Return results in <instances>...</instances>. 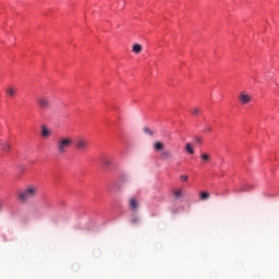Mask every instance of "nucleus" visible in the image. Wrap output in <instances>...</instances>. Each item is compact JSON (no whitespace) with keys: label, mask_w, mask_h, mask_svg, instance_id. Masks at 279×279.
Here are the masks:
<instances>
[{"label":"nucleus","mask_w":279,"mask_h":279,"mask_svg":"<svg viewBox=\"0 0 279 279\" xmlns=\"http://www.w3.org/2000/svg\"><path fill=\"white\" fill-rule=\"evenodd\" d=\"M185 150L187 151V154H195V149L193 148V145H191V143H187L185 145Z\"/></svg>","instance_id":"obj_15"},{"label":"nucleus","mask_w":279,"mask_h":279,"mask_svg":"<svg viewBox=\"0 0 279 279\" xmlns=\"http://www.w3.org/2000/svg\"><path fill=\"white\" fill-rule=\"evenodd\" d=\"M131 223L133 226H138V223H141V218L138 216H136V214H134L131 218Z\"/></svg>","instance_id":"obj_14"},{"label":"nucleus","mask_w":279,"mask_h":279,"mask_svg":"<svg viewBox=\"0 0 279 279\" xmlns=\"http://www.w3.org/2000/svg\"><path fill=\"white\" fill-rule=\"evenodd\" d=\"M201 160H202L203 162H210V155H208V154H202V155H201Z\"/></svg>","instance_id":"obj_16"},{"label":"nucleus","mask_w":279,"mask_h":279,"mask_svg":"<svg viewBox=\"0 0 279 279\" xmlns=\"http://www.w3.org/2000/svg\"><path fill=\"white\" fill-rule=\"evenodd\" d=\"M173 196L175 197V199H180V198L184 197V191H182V190H174L173 191Z\"/></svg>","instance_id":"obj_12"},{"label":"nucleus","mask_w":279,"mask_h":279,"mask_svg":"<svg viewBox=\"0 0 279 279\" xmlns=\"http://www.w3.org/2000/svg\"><path fill=\"white\" fill-rule=\"evenodd\" d=\"M73 147V137L71 136H60L56 141V151L59 156H64L69 154V149Z\"/></svg>","instance_id":"obj_2"},{"label":"nucleus","mask_w":279,"mask_h":279,"mask_svg":"<svg viewBox=\"0 0 279 279\" xmlns=\"http://www.w3.org/2000/svg\"><path fill=\"white\" fill-rule=\"evenodd\" d=\"M133 53H141L143 51V46L141 44H134L132 47Z\"/></svg>","instance_id":"obj_11"},{"label":"nucleus","mask_w":279,"mask_h":279,"mask_svg":"<svg viewBox=\"0 0 279 279\" xmlns=\"http://www.w3.org/2000/svg\"><path fill=\"white\" fill-rule=\"evenodd\" d=\"M4 151H10V149H12V145L10 144H4V147H3Z\"/></svg>","instance_id":"obj_21"},{"label":"nucleus","mask_w":279,"mask_h":279,"mask_svg":"<svg viewBox=\"0 0 279 279\" xmlns=\"http://www.w3.org/2000/svg\"><path fill=\"white\" fill-rule=\"evenodd\" d=\"M196 142H197V143H202V140L197 138Z\"/></svg>","instance_id":"obj_23"},{"label":"nucleus","mask_w":279,"mask_h":279,"mask_svg":"<svg viewBox=\"0 0 279 279\" xmlns=\"http://www.w3.org/2000/svg\"><path fill=\"white\" fill-rule=\"evenodd\" d=\"M129 206H130L131 210H133V213H136L140 207L138 199L131 197L129 201Z\"/></svg>","instance_id":"obj_6"},{"label":"nucleus","mask_w":279,"mask_h":279,"mask_svg":"<svg viewBox=\"0 0 279 279\" xmlns=\"http://www.w3.org/2000/svg\"><path fill=\"white\" fill-rule=\"evenodd\" d=\"M191 113L194 117H197V114H202V109L201 108H194V109L191 110Z\"/></svg>","instance_id":"obj_18"},{"label":"nucleus","mask_w":279,"mask_h":279,"mask_svg":"<svg viewBox=\"0 0 279 279\" xmlns=\"http://www.w3.org/2000/svg\"><path fill=\"white\" fill-rule=\"evenodd\" d=\"M37 106L40 110L47 111L51 109V100L47 98V96H39L37 98Z\"/></svg>","instance_id":"obj_4"},{"label":"nucleus","mask_w":279,"mask_h":279,"mask_svg":"<svg viewBox=\"0 0 279 279\" xmlns=\"http://www.w3.org/2000/svg\"><path fill=\"white\" fill-rule=\"evenodd\" d=\"M250 189H251L250 184H244L240 187L239 192L246 193L247 191H250Z\"/></svg>","instance_id":"obj_17"},{"label":"nucleus","mask_w":279,"mask_h":279,"mask_svg":"<svg viewBox=\"0 0 279 279\" xmlns=\"http://www.w3.org/2000/svg\"><path fill=\"white\" fill-rule=\"evenodd\" d=\"M199 199H201V202H206V199H210V193H208V192H202V193L199 194Z\"/></svg>","instance_id":"obj_13"},{"label":"nucleus","mask_w":279,"mask_h":279,"mask_svg":"<svg viewBox=\"0 0 279 279\" xmlns=\"http://www.w3.org/2000/svg\"><path fill=\"white\" fill-rule=\"evenodd\" d=\"M40 128L43 138H49V136H51V130H49V128H47L45 124H43Z\"/></svg>","instance_id":"obj_7"},{"label":"nucleus","mask_w":279,"mask_h":279,"mask_svg":"<svg viewBox=\"0 0 279 279\" xmlns=\"http://www.w3.org/2000/svg\"><path fill=\"white\" fill-rule=\"evenodd\" d=\"M160 156L162 160H171V158H173V153H171V150H163Z\"/></svg>","instance_id":"obj_8"},{"label":"nucleus","mask_w":279,"mask_h":279,"mask_svg":"<svg viewBox=\"0 0 279 279\" xmlns=\"http://www.w3.org/2000/svg\"><path fill=\"white\" fill-rule=\"evenodd\" d=\"M239 101L242 106H245L252 101V96H250V94L242 93L239 95Z\"/></svg>","instance_id":"obj_5"},{"label":"nucleus","mask_w":279,"mask_h":279,"mask_svg":"<svg viewBox=\"0 0 279 279\" xmlns=\"http://www.w3.org/2000/svg\"><path fill=\"white\" fill-rule=\"evenodd\" d=\"M39 187L36 184H29L22 190L17 197L22 204H27L31 199L38 197Z\"/></svg>","instance_id":"obj_1"},{"label":"nucleus","mask_w":279,"mask_h":279,"mask_svg":"<svg viewBox=\"0 0 279 279\" xmlns=\"http://www.w3.org/2000/svg\"><path fill=\"white\" fill-rule=\"evenodd\" d=\"M154 149L155 151H162L165 149V144L162 142H155Z\"/></svg>","instance_id":"obj_10"},{"label":"nucleus","mask_w":279,"mask_h":279,"mask_svg":"<svg viewBox=\"0 0 279 279\" xmlns=\"http://www.w3.org/2000/svg\"><path fill=\"white\" fill-rule=\"evenodd\" d=\"M75 147L77 151H88L90 149V143L88 138L81 136L75 141Z\"/></svg>","instance_id":"obj_3"},{"label":"nucleus","mask_w":279,"mask_h":279,"mask_svg":"<svg viewBox=\"0 0 279 279\" xmlns=\"http://www.w3.org/2000/svg\"><path fill=\"white\" fill-rule=\"evenodd\" d=\"M104 165H105V167H110V165H112V161L105 159Z\"/></svg>","instance_id":"obj_22"},{"label":"nucleus","mask_w":279,"mask_h":279,"mask_svg":"<svg viewBox=\"0 0 279 279\" xmlns=\"http://www.w3.org/2000/svg\"><path fill=\"white\" fill-rule=\"evenodd\" d=\"M5 94L9 96V97H14L16 95V88L13 87V86H9L7 87L5 89Z\"/></svg>","instance_id":"obj_9"},{"label":"nucleus","mask_w":279,"mask_h":279,"mask_svg":"<svg viewBox=\"0 0 279 279\" xmlns=\"http://www.w3.org/2000/svg\"><path fill=\"white\" fill-rule=\"evenodd\" d=\"M180 180H181V182H187V181H189V175L182 174V175L180 177Z\"/></svg>","instance_id":"obj_20"},{"label":"nucleus","mask_w":279,"mask_h":279,"mask_svg":"<svg viewBox=\"0 0 279 279\" xmlns=\"http://www.w3.org/2000/svg\"><path fill=\"white\" fill-rule=\"evenodd\" d=\"M206 132H210V128H207V129H206Z\"/></svg>","instance_id":"obj_24"},{"label":"nucleus","mask_w":279,"mask_h":279,"mask_svg":"<svg viewBox=\"0 0 279 279\" xmlns=\"http://www.w3.org/2000/svg\"><path fill=\"white\" fill-rule=\"evenodd\" d=\"M143 132H144V134H148V136H154V131H151V129H149L147 126H145L143 129Z\"/></svg>","instance_id":"obj_19"}]
</instances>
